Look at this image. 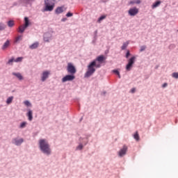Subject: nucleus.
<instances>
[{"mask_svg":"<svg viewBox=\"0 0 178 178\" xmlns=\"http://www.w3.org/2000/svg\"><path fill=\"white\" fill-rule=\"evenodd\" d=\"M95 60H97V62L102 63L104 62V60H105V57L104 56H99Z\"/></svg>","mask_w":178,"mask_h":178,"instance_id":"obj_16","label":"nucleus"},{"mask_svg":"<svg viewBox=\"0 0 178 178\" xmlns=\"http://www.w3.org/2000/svg\"><path fill=\"white\" fill-rule=\"evenodd\" d=\"M161 1H156L152 6V9H155V8H158V6H159V5H161Z\"/></svg>","mask_w":178,"mask_h":178,"instance_id":"obj_14","label":"nucleus"},{"mask_svg":"<svg viewBox=\"0 0 178 178\" xmlns=\"http://www.w3.org/2000/svg\"><path fill=\"white\" fill-rule=\"evenodd\" d=\"M94 73H95V60L92 61L88 65V70L85 73V77H90V76H92Z\"/></svg>","mask_w":178,"mask_h":178,"instance_id":"obj_2","label":"nucleus"},{"mask_svg":"<svg viewBox=\"0 0 178 178\" xmlns=\"http://www.w3.org/2000/svg\"><path fill=\"white\" fill-rule=\"evenodd\" d=\"M26 122H22V123L20 124V127H21L22 129H23V127H26Z\"/></svg>","mask_w":178,"mask_h":178,"instance_id":"obj_36","label":"nucleus"},{"mask_svg":"<svg viewBox=\"0 0 178 178\" xmlns=\"http://www.w3.org/2000/svg\"><path fill=\"white\" fill-rule=\"evenodd\" d=\"M104 19H106V15H102L97 20V23H101L102 20H104Z\"/></svg>","mask_w":178,"mask_h":178,"instance_id":"obj_26","label":"nucleus"},{"mask_svg":"<svg viewBox=\"0 0 178 178\" xmlns=\"http://www.w3.org/2000/svg\"><path fill=\"white\" fill-rule=\"evenodd\" d=\"M135 60H136V56H133L129 60L128 63H129V65H134Z\"/></svg>","mask_w":178,"mask_h":178,"instance_id":"obj_17","label":"nucleus"},{"mask_svg":"<svg viewBox=\"0 0 178 178\" xmlns=\"http://www.w3.org/2000/svg\"><path fill=\"white\" fill-rule=\"evenodd\" d=\"M24 105H26V106H31V103H30V102H29V101H25L24 102Z\"/></svg>","mask_w":178,"mask_h":178,"instance_id":"obj_31","label":"nucleus"},{"mask_svg":"<svg viewBox=\"0 0 178 178\" xmlns=\"http://www.w3.org/2000/svg\"><path fill=\"white\" fill-rule=\"evenodd\" d=\"M7 24H8V27H13V26H15V21L10 20L7 22Z\"/></svg>","mask_w":178,"mask_h":178,"instance_id":"obj_20","label":"nucleus"},{"mask_svg":"<svg viewBox=\"0 0 178 178\" xmlns=\"http://www.w3.org/2000/svg\"><path fill=\"white\" fill-rule=\"evenodd\" d=\"M134 138L135 140H136V141L140 140V136L138 135V131H136L135 133V134L134 135Z\"/></svg>","mask_w":178,"mask_h":178,"instance_id":"obj_23","label":"nucleus"},{"mask_svg":"<svg viewBox=\"0 0 178 178\" xmlns=\"http://www.w3.org/2000/svg\"><path fill=\"white\" fill-rule=\"evenodd\" d=\"M26 29H27V26H24V25H21L19 27V33H24V30H26Z\"/></svg>","mask_w":178,"mask_h":178,"instance_id":"obj_13","label":"nucleus"},{"mask_svg":"<svg viewBox=\"0 0 178 178\" xmlns=\"http://www.w3.org/2000/svg\"><path fill=\"white\" fill-rule=\"evenodd\" d=\"M129 16H136L138 13V8H130L128 11Z\"/></svg>","mask_w":178,"mask_h":178,"instance_id":"obj_7","label":"nucleus"},{"mask_svg":"<svg viewBox=\"0 0 178 178\" xmlns=\"http://www.w3.org/2000/svg\"><path fill=\"white\" fill-rule=\"evenodd\" d=\"M128 45H129V42H124L122 46L121 47L122 50L124 51V49H126Z\"/></svg>","mask_w":178,"mask_h":178,"instance_id":"obj_21","label":"nucleus"},{"mask_svg":"<svg viewBox=\"0 0 178 178\" xmlns=\"http://www.w3.org/2000/svg\"><path fill=\"white\" fill-rule=\"evenodd\" d=\"M77 149H83V145H79L77 147Z\"/></svg>","mask_w":178,"mask_h":178,"instance_id":"obj_38","label":"nucleus"},{"mask_svg":"<svg viewBox=\"0 0 178 178\" xmlns=\"http://www.w3.org/2000/svg\"><path fill=\"white\" fill-rule=\"evenodd\" d=\"M67 17H72L73 16V13H67L66 15Z\"/></svg>","mask_w":178,"mask_h":178,"instance_id":"obj_35","label":"nucleus"},{"mask_svg":"<svg viewBox=\"0 0 178 178\" xmlns=\"http://www.w3.org/2000/svg\"><path fill=\"white\" fill-rule=\"evenodd\" d=\"M5 29H6V26L3 23L0 22V31L5 30Z\"/></svg>","mask_w":178,"mask_h":178,"instance_id":"obj_25","label":"nucleus"},{"mask_svg":"<svg viewBox=\"0 0 178 178\" xmlns=\"http://www.w3.org/2000/svg\"><path fill=\"white\" fill-rule=\"evenodd\" d=\"M22 38H23V36L22 35L17 37L15 39V42H17V41H22Z\"/></svg>","mask_w":178,"mask_h":178,"instance_id":"obj_29","label":"nucleus"},{"mask_svg":"<svg viewBox=\"0 0 178 178\" xmlns=\"http://www.w3.org/2000/svg\"><path fill=\"white\" fill-rule=\"evenodd\" d=\"M131 67H133V65L129 64V63H128V64H127V66H126V70L129 72V71L131 70Z\"/></svg>","mask_w":178,"mask_h":178,"instance_id":"obj_27","label":"nucleus"},{"mask_svg":"<svg viewBox=\"0 0 178 178\" xmlns=\"http://www.w3.org/2000/svg\"><path fill=\"white\" fill-rule=\"evenodd\" d=\"M49 74H51V72L49 71H44L42 74V81H45L47 79H48Z\"/></svg>","mask_w":178,"mask_h":178,"instance_id":"obj_8","label":"nucleus"},{"mask_svg":"<svg viewBox=\"0 0 178 178\" xmlns=\"http://www.w3.org/2000/svg\"><path fill=\"white\" fill-rule=\"evenodd\" d=\"M22 60H23V57H18L16 59H14V62H22Z\"/></svg>","mask_w":178,"mask_h":178,"instance_id":"obj_28","label":"nucleus"},{"mask_svg":"<svg viewBox=\"0 0 178 178\" xmlns=\"http://www.w3.org/2000/svg\"><path fill=\"white\" fill-rule=\"evenodd\" d=\"M95 67H101V65H99V64L97 65V60H95Z\"/></svg>","mask_w":178,"mask_h":178,"instance_id":"obj_39","label":"nucleus"},{"mask_svg":"<svg viewBox=\"0 0 178 178\" xmlns=\"http://www.w3.org/2000/svg\"><path fill=\"white\" fill-rule=\"evenodd\" d=\"M44 3H45L44 10L46 12H52V10H54V8H55V5L51 4V3H49V0H45Z\"/></svg>","mask_w":178,"mask_h":178,"instance_id":"obj_4","label":"nucleus"},{"mask_svg":"<svg viewBox=\"0 0 178 178\" xmlns=\"http://www.w3.org/2000/svg\"><path fill=\"white\" fill-rule=\"evenodd\" d=\"M74 79H76V76L74 74H68L66 75L65 76H64L62 79V82L63 83H66V81H73V80H74Z\"/></svg>","mask_w":178,"mask_h":178,"instance_id":"obj_5","label":"nucleus"},{"mask_svg":"<svg viewBox=\"0 0 178 178\" xmlns=\"http://www.w3.org/2000/svg\"><path fill=\"white\" fill-rule=\"evenodd\" d=\"M113 73H115L117 75H118L119 79H120V72H119L118 70H114Z\"/></svg>","mask_w":178,"mask_h":178,"instance_id":"obj_33","label":"nucleus"},{"mask_svg":"<svg viewBox=\"0 0 178 178\" xmlns=\"http://www.w3.org/2000/svg\"><path fill=\"white\" fill-rule=\"evenodd\" d=\"M39 147L43 154H46V155H51V147H49V143H48L47 140L40 139L39 140Z\"/></svg>","mask_w":178,"mask_h":178,"instance_id":"obj_1","label":"nucleus"},{"mask_svg":"<svg viewBox=\"0 0 178 178\" xmlns=\"http://www.w3.org/2000/svg\"><path fill=\"white\" fill-rule=\"evenodd\" d=\"M29 120H30V122H31V120H33V111L31 110H29V112L26 114Z\"/></svg>","mask_w":178,"mask_h":178,"instance_id":"obj_12","label":"nucleus"},{"mask_svg":"<svg viewBox=\"0 0 178 178\" xmlns=\"http://www.w3.org/2000/svg\"><path fill=\"white\" fill-rule=\"evenodd\" d=\"M12 101H13V96H11L7 99L6 104L10 105V104H12Z\"/></svg>","mask_w":178,"mask_h":178,"instance_id":"obj_22","label":"nucleus"},{"mask_svg":"<svg viewBox=\"0 0 178 178\" xmlns=\"http://www.w3.org/2000/svg\"><path fill=\"white\" fill-rule=\"evenodd\" d=\"M131 92H132V94H134V92H136V88H134L131 90Z\"/></svg>","mask_w":178,"mask_h":178,"instance_id":"obj_41","label":"nucleus"},{"mask_svg":"<svg viewBox=\"0 0 178 178\" xmlns=\"http://www.w3.org/2000/svg\"><path fill=\"white\" fill-rule=\"evenodd\" d=\"M51 38H52V35L51 34L45 33L44 35V41L45 42H49V40H51Z\"/></svg>","mask_w":178,"mask_h":178,"instance_id":"obj_9","label":"nucleus"},{"mask_svg":"<svg viewBox=\"0 0 178 178\" xmlns=\"http://www.w3.org/2000/svg\"><path fill=\"white\" fill-rule=\"evenodd\" d=\"M13 76H15L19 80H23V76H22V74L20 73H13Z\"/></svg>","mask_w":178,"mask_h":178,"instance_id":"obj_15","label":"nucleus"},{"mask_svg":"<svg viewBox=\"0 0 178 178\" xmlns=\"http://www.w3.org/2000/svg\"><path fill=\"white\" fill-rule=\"evenodd\" d=\"M165 87H168V83H164L163 85V88H165Z\"/></svg>","mask_w":178,"mask_h":178,"instance_id":"obj_43","label":"nucleus"},{"mask_svg":"<svg viewBox=\"0 0 178 178\" xmlns=\"http://www.w3.org/2000/svg\"><path fill=\"white\" fill-rule=\"evenodd\" d=\"M129 56H130V51H128L127 52L126 58H129Z\"/></svg>","mask_w":178,"mask_h":178,"instance_id":"obj_40","label":"nucleus"},{"mask_svg":"<svg viewBox=\"0 0 178 178\" xmlns=\"http://www.w3.org/2000/svg\"><path fill=\"white\" fill-rule=\"evenodd\" d=\"M10 42L9 40H6V42L3 44L2 47V49H6L9 47Z\"/></svg>","mask_w":178,"mask_h":178,"instance_id":"obj_18","label":"nucleus"},{"mask_svg":"<svg viewBox=\"0 0 178 178\" xmlns=\"http://www.w3.org/2000/svg\"><path fill=\"white\" fill-rule=\"evenodd\" d=\"M134 3H136L134 1L129 2V5H133V4H134Z\"/></svg>","mask_w":178,"mask_h":178,"instance_id":"obj_42","label":"nucleus"},{"mask_svg":"<svg viewBox=\"0 0 178 178\" xmlns=\"http://www.w3.org/2000/svg\"><path fill=\"white\" fill-rule=\"evenodd\" d=\"M24 22H25V24L24 26H25V27H29V24H30L29 21V17H25Z\"/></svg>","mask_w":178,"mask_h":178,"instance_id":"obj_24","label":"nucleus"},{"mask_svg":"<svg viewBox=\"0 0 178 178\" xmlns=\"http://www.w3.org/2000/svg\"><path fill=\"white\" fill-rule=\"evenodd\" d=\"M35 48H38V42H35L30 46L31 49H35Z\"/></svg>","mask_w":178,"mask_h":178,"instance_id":"obj_19","label":"nucleus"},{"mask_svg":"<svg viewBox=\"0 0 178 178\" xmlns=\"http://www.w3.org/2000/svg\"><path fill=\"white\" fill-rule=\"evenodd\" d=\"M64 10H65L64 6L58 7L56 9V15H60V13H63Z\"/></svg>","mask_w":178,"mask_h":178,"instance_id":"obj_11","label":"nucleus"},{"mask_svg":"<svg viewBox=\"0 0 178 178\" xmlns=\"http://www.w3.org/2000/svg\"><path fill=\"white\" fill-rule=\"evenodd\" d=\"M172 77H174V79H178V72L172 73Z\"/></svg>","mask_w":178,"mask_h":178,"instance_id":"obj_32","label":"nucleus"},{"mask_svg":"<svg viewBox=\"0 0 178 178\" xmlns=\"http://www.w3.org/2000/svg\"><path fill=\"white\" fill-rule=\"evenodd\" d=\"M13 62H15V58H11L8 61V65H13Z\"/></svg>","mask_w":178,"mask_h":178,"instance_id":"obj_30","label":"nucleus"},{"mask_svg":"<svg viewBox=\"0 0 178 178\" xmlns=\"http://www.w3.org/2000/svg\"><path fill=\"white\" fill-rule=\"evenodd\" d=\"M134 2H135V3H137V4L141 3V1L140 0H134Z\"/></svg>","mask_w":178,"mask_h":178,"instance_id":"obj_37","label":"nucleus"},{"mask_svg":"<svg viewBox=\"0 0 178 178\" xmlns=\"http://www.w3.org/2000/svg\"><path fill=\"white\" fill-rule=\"evenodd\" d=\"M127 152V146L124 145L123 148H122L119 152H118V155L122 158V156H124V155Z\"/></svg>","mask_w":178,"mask_h":178,"instance_id":"obj_6","label":"nucleus"},{"mask_svg":"<svg viewBox=\"0 0 178 178\" xmlns=\"http://www.w3.org/2000/svg\"><path fill=\"white\" fill-rule=\"evenodd\" d=\"M24 140L23 138H14L13 140V144H15V145H20L23 143Z\"/></svg>","mask_w":178,"mask_h":178,"instance_id":"obj_10","label":"nucleus"},{"mask_svg":"<svg viewBox=\"0 0 178 178\" xmlns=\"http://www.w3.org/2000/svg\"><path fill=\"white\" fill-rule=\"evenodd\" d=\"M147 48V47H145V46H142V47H140V52H143V51H145V49Z\"/></svg>","mask_w":178,"mask_h":178,"instance_id":"obj_34","label":"nucleus"},{"mask_svg":"<svg viewBox=\"0 0 178 178\" xmlns=\"http://www.w3.org/2000/svg\"><path fill=\"white\" fill-rule=\"evenodd\" d=\"M67 73H70V74H76L77 70H76V67L73 65L72 63H68L67 66Z\"/></svg>","mask_w":178,"mask_h":178,"instance_id":"obj_3","label":"nucleus"}]
</instances>
